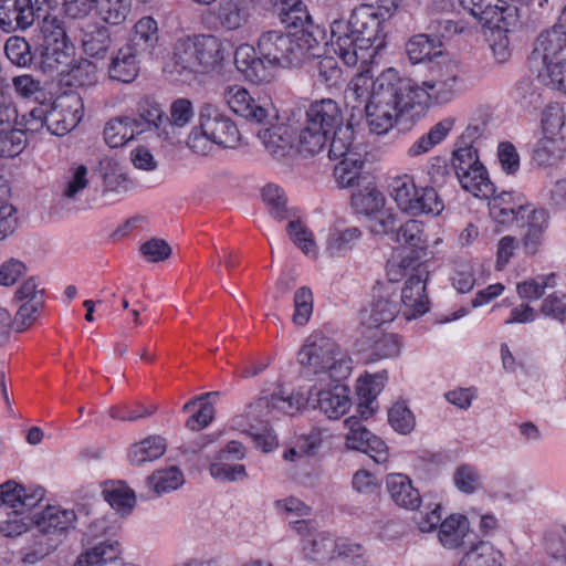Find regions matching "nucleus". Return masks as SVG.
<instances>
[{"label":"nucleus","instance_id":"nucleus-15","mask_svg":"<svg viewBox=\"0 0 566 566\" xmlns=\"http://www.w3.org/2000/svg\"><path fill=\"white\" fill-rule=\"evenodd\" d=\"M308 400L329 419H338L350 408L349 389L342 381H327L313 386Z\"/></svg>","mask_w":566,"mask_h":566},{"label":"nucleus","instance_id":"nucleus-48","mask_svg":"<svg viewBox=\"0 0 566 566\" xmlns=\"http://www.w3.org/2000/svg\"><path fill=\"white\" fill-rule=\"evenodd\" d=\"M327 135L321 128L314 127L312 123L306 120L297 137L300 151L307 155L319 153L326 143Z\"/></svg>","mask_w":566,"mask_h":566},{"label":"nucleus","instance_id":"nucleus-17","mask_svg":"<svg viewBox=\"0 0 566 566\" xmlns=\"http://www.w3.org/2000/svg\"><path fill=\"white\" fill-rule=\"evenodd\" d=\"M35 17L32 0H1L0 2V30L6 33L30 29Z\"/></svg>","mask_w":566,"mask_h":566},{"label":"nucleus","instance_id":"nucleus-31","mask_svg":"<svg viewBox=\"0 0 566 566\" xmlns=\"http://www.w3.org/2000/svg\"><path fill=\"white\" fill-rule=\"evenodd\" d=\"M462 188L480 199H490L495 193V187L482 163L472 166L457 176Z\"/></svg>","mask_w":566,"mask_h":566},{"label":"nucleus","instance_id":"nucleus-12","mask_svg":"<svg viewBox=\"0 0 566 566\" xmlns=\"http://www.w3.org/2000/svg\"><path fill=\"white\" fill-rule=\"evenodd\" d=\"M463 9L468 10L483 25L500 32H510L518 23L516 6L505 0H460Z\"/></svg>","mask_w":566,"mask_h":566},{"label":"nucleus","instance_id":"nucleus-5","mask_svg":"<svg viewBox=\"0 0 566 566\" xmlns=\"http://www.w3.org/2000/svg\"><path fill=\"white\" fill-rule=\"evenodd\" d=\"M304 373L317 376L318 382L343 381L352 373V359L331 338L311 334L297 354Z\"/></svg>","mask_w":566,"mask_h":566},{"label":"nucleus","instance_id":"nucleus-42","mask_svg":"<svg viewBox=\"0 0 566 566\" xmlns=\"http://www.w3.org/2000/svg\"><path fill=\"white\" fill-rule=\"evenodd\" d=\"M334 167V176L342 188L353 187L360 178L364 153H352L350 157L339 158Z\"/></svg>","mask_w":566,"mask_h":566},{"label":"nucleus","instance_id":"nucleus-38","mask_svg":"<svg viewBox=\"0 0 566 566\" xmlns=\"http://www.w3.org/2000/svg\"><path fill=\"white\" fill-rule=\"evenodd\" d=\"M258 137L265 149L276 158L284 156L285 151L293 146L292 136L284 125L261 128Z\"/></svg>","mask_w":566,"mask_h":566},{"label":"nucleus","instance_id":"nucleus-26","mask_svg":"<svg viewBox=\"0 0 566 566\" xmlns=\"http://www.w3.org/2000/svg\"><path fill=\"white\" fill-rule=\"evenodd\" d=\"M361 237L363 232L357 227L332 228L326 235L324 253L329 258H344L356 247Z\"/></svg>","mask_w":566,"mask_h":566},{"label":"nucleus","instance_id":"nucleus-27","mask_svg":"<svg viewBox=\"0 0 566 566\" xmlns=\"http://www.w3.org/2000/svg\"><path fill=\"white\" fill-rule=\"evenodd\" d=\"M120 554L119 544L116 541L106 539L82 552L74 566H111L118 563Z\"/></svg>","mask_w":566,"mask_h":566},{"label":"nucleus","instance_id":"nucleus-35","mask_svg":"<svg viewBox=\"0 0 566 566\" xmlns=\"http://www.w3.org/2000/svg\"><path fill=\"white\" fill-rule=\"evenodd\" d=\"M368 338L370 340L369 361L395 358L401 353L402 343L397 334L384 333L377 328Z\"/></svg>","mask_w":566,"mask_h":566},{"label":"nucleus","instance_id":"nucleus-24","mask_svg":"<svg viewBox=\"0 0 566 566\" xmlns=\"http://www.w3.org/2000/svg\"><path fill=\"white\" fill-rule=\"evenodd\" d=\"M386 488L390 499L398 506L406 510H417L421 504V496L413 488L408 475L391 473L386 479Z\"/></svg>","mask_w":566,"mask_h":566},{"label":"nucleus","instance_id":"nucleus-23","mask_svg":"<svg viewBox=\"0 0 566 566\" xmlns=\"http://www.w3.org/2000/svg\"><path fill=\"white\" fill-rule=\"evenodd\" d=\"M306 120L328 134L343 125V114L335 101L324 98L311 104L306 112Z\"/></svg>","mask_w":566,"mask_h":566},{"label":"nucleus","instance_id":"nucleus-46","mask_svg":"<svg viewBox=\"0 0 566 566\" xmlns=\"http://www.w3.org/2000/svg\"><path fill=\"white\" fill-rule=\"evenodd\" d=\"M111 44V34L105 27H96L93 31L85 32L82 40L85 54L97 59L105 56Z\"/></svg>","mask_w":566,"mask_h":566},{"label":"nucleus","instance_id":"nucleus-55","mask_svg":"<svg viewBox=\"0 0 566 566\" xmlns=\"http://www.w3.org/2000/svg\"><path fill=\"white\" fill-rule=\"evenodd\" d=\"M388 421L391 428L400 434L410 433L415 426L416 419L412 411L405 402H396L388 411Z\"/></svg>","mask_w":566,"mask_h":566},{"label":"nucleus","instance_id":"nucleus-33","mask_svg":"<svg viewBox=\"0 0 566 566\" xmlns=\"http://www.w3.org/2000/svg\"><path fill=\"white\" fill-rule=\"evenodd\" d=\"M273 8L286 28H312L313 21L302 0H272Z\"/></svg>","mask_w":566,"mask_h":566},{"label":"nucleus","instance_id":"nucleus-1","mask_svg":"<svg viewBox=\"0 0 566 566\" xmlns=\"http://www.w3.org/2000/svg\"><path fill=\"white\" fill-rule=\"evenodd\" d=\"M294 32L280 29L263 31L256 46L241 44L234 52V64L244 78L253 84L274 80L276 70L298 67L317 56L319 42L311 28H294Z\"/></svg>","mask_w":566,"mask_h":566},{"label":"nucleus","instance_id":"nucleus-39","mask_svg":"<svg viewBox=\"0 0 566 566\" xmlns=\"http://www.w3.org/2000/svg\"><path fill=\"white\" fill-rule=\"evenodd\" d=\"M352 153H364L355 143L354 129L350 124L342 125L334 130L329 143L328 157L332 160L350 157Z\"/></svg>","mask_w":566,"mask_h":566},{"label":"nucleus","instance_id":"nucleus-9","mask_svg":"<svg viewBox=\"0 0 566 566\" xmlns=\"http://www.w3.org/2000/svg\"><path fill=\"white\" fill-rule=\"evenodd\" d=\"M405 81L412 102L422 111L432 103L447 104L455 98L462 81L461 67L455 61L438 63L430 69L428 78L421 84L410 78Z\"/></svg>","mask_w":566,"mask_h":566},{"label":"nucleus","instance_id":"nucleus-28","mask_svg":"<svg viewBox=\"0 0 566 566\" xmlns=\"http://www.w3.org/2000/svg\"><path fill=\"white\" fill-rule=\"evenodd\" d=\"M138 54L127 45L120 48L112 57L108 65V75L114 81L123 83L133 82L139 72Z\"/></svg>","mask_w":566,"mask_h":566},{"label":"nucleus","instance_id":"nucleus-13","mask_svg":"<svg viewBox=\"0 0 566 566\" xmlns=\"http://www.w3.org/2000/svg\"><path fill=\"white\" fill-rule=\"evenodd\" d=\"M396 289L390 284H377L373 289V300L360 313V325L366 332L392 322L399 313Z\"/></svg>","mask_w":566,"mask_h":566},{"label":"nucleus","instance_id":"nucleus-47","mask_svg":"<svg viewBox=\"0 0 566 566\" xmlns=\"http://www.w3.org/2000/svg\"><path fill=\"white\" fill-rule=\"evenodd\" d=\"M555 285V273L542 274L517 283L516 292L522 300L536 301L542 297L545 289H553Z\"/></svg>","mask_w":566,"mask_h":566},{"label":"nucleus","instance_id":"nucleus-59","mask_svg":"<svg viewBox=\"0 0 566 566\" xmlns=\"http://www.w3.org/2000/svg\"><path fill=\"white\" fill-rule=\"evenodd\" d=\"M386 379V374L360 377L356 385L358 399L365 402H374L382 390Z\"/></svg>","mask_w":566,"mask_h":566},{"label":"nucleus","instance_id":"nucleus-19","mask_svg":"<svg viewBox=\"0 0 566 566\" xmlns=\"http://www.w3.org/2000/svg\"><path fill=\"white\" fill-rule=\"evenodd\" d=\"M44 495L45 492L40 486L25 488L14 481L0 485L1 502L17 513H27L32 510L43 501Z\"/></svg>","mask_w":566,"mask_h":566},{"label":"nucleus","instance_id":"nucleus-4","mask_svg":"<svg viewBox=\"0 0 566 566\" xmlns=\"http://www.w3.org/2000/svg\"><path fill=\"white\" fill-rule=\"evenodd\" d=\"M223 42L210 34L186 36L176 41L171 55V73L190 83L199 75L219 70L224 60Z\"/></svg>","mask_w":566,"mask_h":566},{"label":"nucleus","instance_id":"nucleus-43","mask_svg":"<svg viewBox=\"0 0 566 566\" xmlns=\"http://www.w3.org/2000/svg\"><path fill=\"white\" fill-rule=\"evenodd\" d=\"M102 21L111 25L124 23L132 9V0H92Z\"/></svg>","mask_w":566,"mask_h":566},{"label":"nucleus","instance_id":"nucleus-2","mask_svg":"<svg viewBox=\"0 0 566 566\" xmlns=\"http://www.w3.org/2000/svg\"><path fill=\"white\" fill-rule=\"evenodd\" d=\"M405 82L394 67L382 71L376 78L366 70L352 78L345 97L353 108H364L369 130L382 135L394 127L402 113L416 107Z\"/></svg>","mask_w":566,"mask_h":566},{"label":"nucleus","instance_id":"nucleus-22","mask_svg":"<svg viewBox=\"0 0 566 566\" xmlns=\"http://www.w3.org/2000/svg\"><path fill=\"white\" fill-rule=\"evenodd\" d=\"M159 43L157 21L151 17L140 18L134 25L126 44L140 55H151Z\"/></svg>","mask_w":566,"mask_h":566},{"label":"nucleus","instance_id":"nucleus-3","mask_svg":"<svg viewBox=\"0 0 566 566\" xmlns=\"http://www.w3.org/2000/svg\"><path fill=\"white\" fill-rule=\"evenodd\" d=\"M331 45L348 66L366 65L382 48L381 13L371 4L354 8L348 20L331 23Z\"/></svg>","mask_w":566,"mask_h":566},{"label":"nucleus","instance_id":"nucleus-29","mask_svg":"<svg viewBox=\"0 0 566 566\" xmlns=\"http://www.w3.org/2000/svg\"><path fill=\"white\" fill-rule=\"evenodd\" d=\"M470 532V523L462 514H451L446 517L438 530L440 544L448 549L460 547Z\"/></svg>","mask_w":566,"mask_h":566},{"label":"nucleus","instance_id":"nucleus-64","mask_svg":"<svg viewBox=\"0 0 566 566\" xmlns=\"http://www.w3.org/2000/svg\"><path fill=\"white\" fill-rule=\"evenodd\" d=\"M88 169L84 165H77L70 169V176L65 182L62 196L75 199L76 196L88 186Z\"/></svg>","mask_w":566,"mask_h":566},{"label":"nucleus","instance_id":"nucleus-51","mask_svg":"<svg viewBox=\"0 0 566 566\" xmlns=\"http://www.w3.org/2000/svg\"><path fill=\"white\" fill-rule=\"evenodd\" d=\"M42 43H67L71 42L66 34L65 22L53 13H46L40 24Z\"/></svg>","mask_w":566,"mask_h":566},{"label":"nucleus","instance_id":"nucleus-21","mask_svg":"<svg viewBox=\"0 0 566 566\" xmlns=\"http://www.w3.org/2000/svg\"><path fill=\"white\" fill-rule=\"evenodd\" d=\"M254 0H221L216 10L218 24L227 31L245 25L253 12Z\"/></svg>","mask_w":566,"mask_h":566},{"label":"nucleus","instance_id":"nucleus-62","mask_svg":"<svg viewBox=\"0 0 566 566\" xmlns=\"http://www.w3.org/2000/svg\"><path fill=\"white\" fill-rule=\"evenodd\" d=\"M4 52L8 59L19 66H25L32 61L29 43L20 36H11L6 41Z\"/></svg>","mask_w":566,"mask_h":566},{"label":"nucleus","instance_id":"nucleus-32","mask_svg":"<svg viewBox=\"0 0 566 566\" xmlns=\"http://www.w3.org/2000/svg\"><path fill=\"white\" fill-rule=\"evenodd\" d=\"M462 188L480 199H490L495 193V187L482 163L472 166L457 176Z\"/></svg>","mask_w":566,"mask_h":566},{"label":"nucleus","instance_id":"nucleus-10","mask_svg":"<svg viewBox=\"0 0 566 566\" xmlns=\"http://www.w3.org/2000/svg\"><path fill=\"white\" fill-rule=\"evenodd\" d=\"M298 409V402H294L292 396L273 394L259 398L250 403L244 417L249 422V433L255 447L263 452H270L279 444L276 436L268 429V424L279 419L282 415H291Z\"/></svg>","mask_w":566,"mask_h":566},{"label":"nucleus","instance_id":"nucleus-44","mask_svg":"<svg viewBox=\"0 0 566 566\" xmlns=\"http://www.w3.org/2000/svg\"><path fill=\"white\" fill-rule=\"evenodd\" d=\"M184 483V474L177 467L157 470L147 478V484L157 495L175 491Z\"/></svg>","mask_w":566,"mask_h":566},{"label":"nucleus","instance_id":"nucleus-16","mask_svg":"<svg viewBox=\"0 0 566 566\" xmlns=\"http://www.w3.org/2000/svg\"><path fill=\"white\" fill-rule=\"evenodd\" d=\"M224 99L235 114L250 122L268 125L276 118L273 109L260 105L244 87H229L224 93Z\"/></svg>","mask_w":566,"mask_h":566},{"label":"nucleus","instance_id":"nucleus-49","mask_svg":"<svg viewBox=\"0 0 566 566\" xmlns=\"http://www.w3.org/2000/svg\"><path fill=\"white\" fill-rule=\"evenodd\" d=\"M396 240L417 250H424L428 244L424 227L417 220H409L400 226L396 232Z\"/></svg>","mask_w":566,"mask_h":566},{"label":"nucleus","instance_id":"nucleus-53","mask_svg":"<svg viewBox=\"0 0 566 566\" xmlns=\"http://www.w3.org/2000/svg\"><path fill=\"white\" fill-rule=\"evenodd\" d=\"M344 424L348 429L345 434L346 447L360 452L366 449L371 432L361 423L360 419L352 416L344 421Z\"/></svg>","mask_w":566,"mask_h":566},{"label":"nucleus","instance_id":"nucleus-58","mask_svg":"<svg viewBox=\"0 0 566 566\" xmlns=\"http://www.w3.org/2000/svg\"><path fill=\"white\" fill-rule=\"evenodd\" d=\"M29 531L33 533V517H29L25 513L13 512L0 522V533L8 538L21 536Z\"/></svg>","mask_w":566,"mask_h":566},{"label":"nucleus","instance_id":"nucleus-56","mask_svg":"<svg viewBox=\"0 0 566 566\" xmlns=\"http://www.w3.org/2000/svg\"><path fill=\"white\" fill-rule=\"evenodd\" d=\"M294 313L292 322L297 326L308 323L313 313V293L310 287L302 286L294 294Z\"/></svg>","mask_w":566,"mask_h":566},{"label":"nucleus","instance_id":"nucleus-36","mask_svg":"<svg viewBox=\"0 0 566 566\" xmlns=\"http://www.w3.org/2000/svg\"><path fill=\"white\" fill-rule=\"evenodd\" d=\"M137 120L124 117L111 119L104 128V139L112 147H120L142 133Z\"/></svg>","mask_w":566,"mask_h":566},{"label":"nucleus","instance_id":"nucleus-20","mask_svg":"<svg viewBox=\"0 0 566 566\" xmlns=\"http://www.w3.org/2000/svg\"><path fill=\"white\" fill-rule=\"evenodd\" d=\"M401 311L407 319H415L429 310L426 282L422 274L411 275L401 290Z\"/></svg>","mask_w":566,"mask_h":566},{"label":"nucleus","instance_id":"nucleus-63","mask_svg":"<svg viewBox=\"0 0 566 566\" xmlns=\"http://www.w3.org/2000/svg\"><path fill=\"white\" fill-rule=\"evenodd\" d=\"M18 125L20 126L18 129H22L24 135L27 133L35 134L44 127L48 128V104H40L32 108L21 117Z\"/></svg>","mask_w":566,"mask_h":566},{"label":"nucleus","instance_id":"nucleus-30","mask_svg":"<svg viewBox=\"0 0 566 566\" xmlns=\"http://www.w3.org/2000/svg\"><path fill=\"white\" fill-rule=\"evenodd\" d=\"M566 154V136L542 135L536 142L532 159L538 166H553Z\"/></svg>","mask_w":566,"mask_h":566},{"label":"nucleus","instance_id":"nucleus-40","mask_svg":"<svg viewBox=\"0 0 566 566\" xmlns=\"http://www.w3.org/2000/svg\"><path fill=\"white\" fill-rule=\"evenodd\" d=\"M103 495L105 501L122 515L129 514L136 504L135 492L122 481L106 485Z\"/></svg>","mask_w":566,"mask_h":566},{"label":"nucleus","instance_id":"nucleus-18","mask_svg":"<svg viewBox=\"0 0 566 566\" xmlns=\"http://www.w3.org/2000/svg\"><path fill=\"white\" fill-rule=\"evenodd\" d=\"M195 116L192 103L188 98H177L169 106L164 125L159 130V138L170 145L180 143L182 129L190 124Z\"/></svg>","mask_w":566,"mask_h":566},{"label":"nucleus","instance_id":"nucleus-57","mask_svg":"<svg viewBox=\"0 0 566 566\" xmlns=\"http://www.w3.org/2000/svg\"><path fill=\"white\" fill-rule=\"evenodd\" d=\"M27 144L22 129L14 127L0 129V157H14L19 155Z\"/></svg>","mask_w":566,"mask_h":566},{"label":"nucleus","instance_id":"nucleus-34","mask_svg":"<svg viewBox=\"0 0 566 566\" xmlns=\"http://www.w3.org/2000/svg\"><path fill=\"white\" fill-rule=\"evenodd\" d=\"M166 449V440L163 437L149 436L130 446L128 451V461L132 465L140 467L163 457Z\"/></svg>","mask_w":566,"mask_h":566},{"label":"nucleus","instance_id":"nucleus-11","mask_svg":"<svg viewBox=\"0 0 566 566\" xmlns=\"http://www.w3.org/2000/svg\"><path fill=\"white\" fill-rule=\"evenodd\" d=\"M391 197L399 209L411 216H439L444 205L432 187L418 188L408 175L397 176L392 179Z\"/></svg>","mask_w":566,"mask_h":566},{"label":"nucleus","instance_id":"nucleus-25","mask_svg":"<svg viewBox=\"0 0 566 566\" xmlns=\"http://www.w3.org/2000/svg\"><path fill=\"white\" fill-rule=\"evenodd\" d=\"M455 125V117H444L436 123L428 133L421 135L407 149L406 156L416 158L429 153L437 145L441 144Z\"/></svg>","mask_w":566,"mask_h":566},{"label":"nucleus","instance_id":"nucleus-8","mask_svg":"<svg viewBox=\"0 0 566 566\" xmlns=\"http://www.w3.org/2000/svg\"><path fill=\"white\" fill-rule=\"evenodd\" d=\"M76 514L71 509L46 506L33 516V533L22 560L34 564L48 556L59 544L61 536L74 528Z\"/></svg>","mask_w":566,"mask_h":566},{"label":"nucleus","instance_id":"nucleus-41","mask_svg":"<svg viewBox=\"0 0 566 566\" xmlns=\"http://www.w3.org/2000/svg\"><path fill=\"white\" fill-rule=\"evenodd\" d=\"M440 46L441 43L437 38H431L427 34H417L408 41L406 51L410 61L416 64L440 55Z\"/></svg>","mask_w":566,"mask_h":566},{"label":"nucleus","instance_id":"nucleus-7","mask_svg":"<svg viewBox=\"0 0 566 566\" xmlns=\"http://www.w3.org/2000/svg\"><path fill=\"white\" fill-rule=\"evenodd\" d=\"M531 63L539 81L566 94V32L551 27L535 39Z\"/></svg>","mask_w":566,"mask_h":566},{"label":"nucleus","instance_id":"nucleus-6","mask_svg":"<svg viewBox=\"0 0 566 566\" xmlns=\"http://www.w3.org/2000/svg\"><path fill=\"white\" fill-rule=\"evenodd\" d=\"M240 140L234 122L218 106L205 103L198 114V124L187 138V146L198 155H208L216 147L233 148Z\"/></svg>","mask_w":566,"mask_h":566},{"label":"nucleus","instance_id":"nucleus-61","mask_svg":"<svg viewBox=\"0 0 566 566\" xmlns=\"http://www.w3.org/2000/svg\"><path fill=\"white\" fill-rule=\"evenodd\" d=\"M542 135L565 136L563 127L565 124V114L563 108L557 105H548L542 114Z\"/></svg>","mask_w":566,"mask_h":566},{"label":"nucleus","instance_id":"nucleus-45","mask_svg":"<svg viewBox=\"0 0 566 566\" xmlns=\"http://www.w3.org/2000/svg\"><path fill=\"white\" fill-rule=\"evenodd\" d=\"M384 195L374 186H366L352 195V205L358 213L368 218L385 206Z\"/></svg>","mask_w":566,"mask_h":566},{"label":"nucleus","instance_id":"nucleus-37","mask_svg":"<svg viewBox=\"0 0 566 566\" xmlns=\"http://www.w3.org/2000/svg\"><path fill=\"white\" fill-rule=\"evenodd\" d=\"M73 45L67 43H42L41 67L45 72L61 71L72 61Z\"/></svg>","mask_w":566,"mask_h":566},{"label":"nucleus","instance_id":"nucleus-54","mask_svg":"<svg viewBox=\"0 0 566 566\" xmlns=\"http://www.w3.org/2000/svg\"><path fill=\"white\" fill-rule=\"evenodd\" d=\"M290 239L310 258L317 256V245L313 233L301 222L291 221L287 224Z\"/></svg>","mask_w":566,"mask_h":566},{"label":"nucleus","instance_id":"nucleus-50","mask_svg":"<svg viewBox=\"0 0 566 566\" xmlns=\"http://www.w3.org/2000/svg\"><path fill=\"white\" fill-rule=\"evenodd\" d=\"M453 483L460 492L473 494L482 488V475L475 467L461 464L453 473Z\"/></svg>","mask_w":566,"mask_h":566},{"label":"nucleus","instance_id":"nucleus-52","mask_svg":"<svg viewBox=\"0 0 566 566\" xmlns=\"http://www.w3.org/2000/svg\"><path fill=\"white\" fill-rule=\"evenodd\" d=\"M317 82L328 88H338L343 83V72L337 61L332 56L321 59L316 64Z\"/></svg>","mask_w":566,"mask_h":566},{"label":"nucleus","instance_id":"nucleus-60","mask_svg":"<svg viewBox=\"0 0 566 566\" xmlns=\"http://www.w3.org/2000/svg\"><path fill=\"white\" fill-rule=\"evenodd\" d=\"M398 222L397 213L381 208L368 218V229L375 235H387L397 229Z\"/></svg>","mask_w":566,"mask_h":566},{"label":"nucleus","instance_id":"nucleus-14","mask_svg":"<svg viewBox=\"0 0 566 566\" xmlns=\"http://www.w3.org/2000/svg\"><path fill=\"white\" fill-rule=\"evenodd\" d=\"M83 117V102L77 93H66L48 104V130L64 136L77 126Z\"/></svg>","mask_w":566,"mask_h":566}]
</instances>
